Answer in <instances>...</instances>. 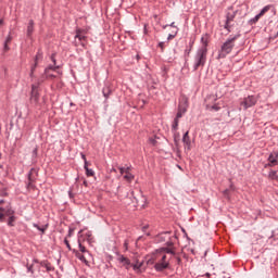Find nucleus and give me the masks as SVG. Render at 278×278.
<instances>
[{
    "label": "nucleus",
    "instance_id": "1",
    "mask_svg": "<svg viewBox=\"0 0 278 278\" xmlns=\"http://www.w3.org/2000/svg\"><path fill=\"white\" fill-rule=\"evenodd\" d=\"M175 255L174 248H162L148 254L144 262L148 266L154 265L156 271H163L169 267V260Z\"/></svg>",
    "mask_w": 278,
    "mask_h": 278
},
{
    "label": "nucleus",
    "instance_id": "2",
    "mask_svg": "<svg viewBox=\"0 0 278 278\" xmlns=\"http://www.w3.org/2000/svg\"><path fill=\"white\" fill-rule=\"evenodd\" d=\"M51 60L54 63V66L53 65H49L45 70V76L49 80H54V79L59 80L61 78L62 73L59 71L60 66L56 65L55 54H53L51 56Z\"/></svg>",
    "mask_w": 278,
    "mask_h": 278
},
{
    "label": "nucleus",
    "instance_id": "3",
    "mask_svg": "<svg viewBox=\"0 0 278 278\" xmlns=\"http://www.w3.org/2000/svg\"><path fill=\"white\" fill-rule=\"evenodd\" d=\"M205 62H207V50L199 49L194 55L193 71L204 67Z\"/></svg>",
    "mask_w": 278,
    "mask_h": 278
},
{
    "label": "nucleus",
    "instance_id": "4",
    "mask_svg": "<svg viewBox=\"0 0 278 278\" xmlns=\"http://www.w3.org/2000/svg\"><path fill=\"white\" fill-rule=\"evenodd\" d=\"M239 36H235L231 39H228L220 48L218 58H225L227 54H229L233 47H235V41L238 39Z\"/></svg>",
    "mask_w": 278,
    "mask_h": 278
},
{
    "label": "nucleus",
    "instance_id": "5",
    "mask_svg": "<svg viewBox=\"0 0 278 278\" xmlns=\"http://www.w3.org/2000/svg\"><path fill=\"white\" fill-rule=\"evenodd\" d=\"M36 173V168H30L28 175H27V181H26V188L27 190H36V176L34 175Z\"/></svg>",
    "mask_w": 278,
    "mask_h": 278
},
{
    "label": "nucleus",
    "instance_id": "6",
    "mask_svg": "<svg viewBox=\"0 0 278 278\" xmlns=\"http://www.w3.org/2000/svg\"><path fill=\"white\" fill-rule=\"evenodd\" d=\"M34 25H36L34 20H29L26 30V42H28V45H34Z\"/></svg>",
    "mask_w": 278,
    "mask_h": 278
},
{
    "label": "nucleus",
    "instance_id": "7",
    "mask_svg": "<svg viewBox=\"0 0 278 278\" xmlns=\"http://www.w3.org/2000/svg\"><path fill=\"white\" fill-rule=\"evenodd\" d=\"M256 103H257V98L250 96V97L243 99V101L240 103V105L243 106V110H248L249 108L256 105Z\"/></svg>",
    "mask_w": 278,
    "mask_h": 278
},
{
    "label": "nucleus",
    "instance_id": "8",
    "mask_svg": "<svg viewBox=\"0 0 278 278\" xmlns=\"http://www.w3.org/2000/svg\"><path fill=\"white\" fill-rule=\"evenodd\" d=\"M182 143H184V149L186 152H190L192 150V140L189 136V130H187L184 136H182Z\"/></svg>",
    "mask_w": 278,
    "mask_h": 278
},
{
    "label": "nucleus",
    "instance_id": "9",
    "mask_svg": "<svg viewBox=\"0 0 278 278\" xmlns=\"http://www.w3.org/2000/svg\"><path fill=\"white\" fill-rule=\"evenodd\" d=\"M270 9H271V5H266V7H264V8L262 9V11L251 20V22H252L253 24H256L264 15H266V13H267Z\"/></svg>",
    "mask_w": 278,
    "mask_h": 278
},
{
    "label": "nucleus",
    "instance_id": "10",
    "mask_svg": "<svg viewBox=\"0 0 278 278\" xmlns=\"http://www.w3.org/2000/svg\"><path fill=\"white\" fill-rule=\"evenodd\" d=\"M235 18H236V12H228L226 23H225V29L230 31L232 27L231 23L233 22Z\"/></svg>",
    "mask_w": 278,
    "mask_h": 278
},
{
    "label": "nucleus",
    "instance_id": "11",
    "mask_svg": "<svg viewBox=\"0 0 278 278\" xmlns=\"http://www.w3.org/2000/svg\"><path fill=\"white\" fill-rule=\"evenodd\" d=\"M118 262H119V264H122V266H124L126 269H129L130 267H132V263H131L130 258L126 257L125 255H119Z\"/></svg>",
    "mask_w": 278,
    "mask_h": 278
},
{
    "label": "nucleus",
    "instance_id": "12",
    "mask_svg": "<svg viewBox=\"0 0 278 278\" xmlns=\"http://www.w3.org/2000/svg\"><path fill=\"white\" fill-rule=\"evenodd\" d=\"M277 159H278V153H273V154H270L269 157H268V162H269L268 165H269V166H275V165H277V164H278Z\"/></svg>",
    "mask_w": 278,
    "mask_h": 278
},
{
    "label": "nucleus",
    "instance_id": "13",
    "mask_svg": "<svg viewBox=\"0 0 278 278\" xmlns=\"http://www.w3.org/2000/svg\"><path fill=\"white\" fill-rule=\"evenodd\" d=\"M2 212L4 216H12L14 215V210H12V205H7L5 207H2Z\"/></svg>",
    "mask_w": 278,
    "mask_h": 278
},
{
    "label": "nucleus",
    "instance_id": "14",
    "mask_svg": "<svg viewBox=\"0 0 278 278\" xmlns=\"http://www.w3.org/2000/svg\"><path fill=\"white\" fill-rule=\"evenodd\" d=\"M201 43H202V46L200 49L207 50V45L210 43V38L206 35L202 36Z\"/></svg>",
    "mask_w": 278,
    "mask_h": 278
},
{
    "label": "nucleus",
    "instance_id": "15",
    "mask_svg": "<svg viewBox=\"0 0 278 278\" xmlns=\"http://www.w3.org/2000/svg\"><path fill=\"white\" fill-rule=\"evenodd\" d=\"M131 267L134 270H139L140 268L144 267V261H136L135 263H131Z\"/></svg>",
    "mask_w": 278,
    "mask_h": 278
},
{
    "label": "nucleus",
    "instance_id": "16",
    "mask_svg": "<svg viewBox=\"0 0 278 278\" xmlns=\"http://www.w3.org/2000/svg\"><path fill=\"white\" fill-rule=\"evenodd\" d=\"M187 112V106H178V113L176 114V118H182L184 114Z\"/></svg>",
    "mask_w": 278,
    "mask_h": 278
},
{
    "label": "nucleus",
    "instance_id": "17",
    "mask_svg": "<svg viewBox=\"0 0 278 278\" xmlns=\"http://www.w3.org/2000/svg\"><path fill=\"white\" fill-rule=\"evenodd\" d=\"M102 93L106 99L110 97V94L112 93L110 85L106 84L105 87H103Z\"/></svg>",
    "mask_w": 278,
    "mask_h": 278
},
{
    "label": "nucleus",
    "instance_id": "18",
    "mask_svg": "<svg viewBox=\"0 0 278 278\" xmlns=\"http://www.w3.org/2000/svg\"><path fill=\"white\" fill-rule=\"evenodd\" d=\"M85 169H86V175L87 177H94V170L90 169L88 167V162L86 161L85 162V165H84Z\"/></svg>",
    "mask_w": 278,
    "mask_h": 278
},
{
    "label": "nucleus",
    "instance_id": "19",
    "mask_svg": "<svg viewBox=\"0 0 278 278\" xmlns=\"http://www.w3.org/2000/svg\"><path fill=\"white\" fill-rule=\"evenodd\" d=\"M36 85L33 84L31 85V92H30V101L31 103H36Z\"/></svg>",
    "mask_w": 278,
    "mask_h": 278
},
{
    "label": "nucleus",
    "instance_id": "20",
    "mask_svg": "<svg viewBox=\"0 0 278 278\" xmlns=\"http://www.w3.org/2000/svg\"><path fill=\"white\" fill-rule=\"evenodd\" d=\"M124 180L130 184L135 180V176L131 173L124 174Z\"/></svg>",
    "mask_w": 278,
    "mask_h": 278
},
{
    "label": "nucleus",
    "instance_id": "21",
    "mask_svg": "<svg viewBox=\"0 0 278 278\" xmlns=\"http://www.w3.org/2000/svg\"><path fill=\"white\" fill-rule=\"evenodd\" d=\"M15 220H16V216H14V215H9V219H8V225H9V227H14Z\"/></svg>",
    "mask_w": 278,
    "mask_h": 278
},
{
    "label": "nucleus",
    "instance_id": "22",
    "mask_svg": "<svg viewBox=\"0 0 278 278\" xmlns=\"http://www.w3.org/2000/svg\"><path fill=\"white\" fill-rule=\"evenodd\" d=\"M47 228H48V223L46 225H42V226L37 225V229H38L40 236H42V233H45Z\"/></svg>",
    "mask_w": 278,
    "mask_h": 278
},
{
    "label": "nucleus",
    "instance_id": "23",
    "mask_svg": "<svg viewBox=\"0 0 278 278\" xmlns=\"http://www.w3.org/2000/svg\"><path fill=\"white\" fill-rule=\"evenodd\" d=\"M0 223H5V215L3 213V207H0Z\"/></svg>",
    "mask_w": 278,
    "mask_h": 278
},
{
    "label": "nucleus",
    "instance_id": "24",
    "mask_svg": "<svg viewBox=\"0 0 278 278\" xmlns=\"http://www.w3.org/2000/svg\"><path fill=\"white\" fill-rule=\"evenodd\" d=\"M269 179H271V180H277V179H278V177H277V172L271 170V172L269 173Z\"/></svg>",
    "mask_w": 278,
    "mask_h": 278
},
{
    "label": "nucleus",
    "instance_id": "25",
    "mask_svg": "<svg viewBox=\"0 0 278 278\" xmlns=\"http://www.w3.org/2000/svg\"><path fill=\"white\" fill-rule=\"evenodd\" d=\"M78 247H79V251H80L81 253H86V252H87L86 247H85V245H83V243H81V241H80V240H78Z\"/></svg>",
    "mask_w": 278,
    "mask_h": 278
},
{
    "label": "nucleus",
    "instance_id": "26",
    "mask_svg": "<svg viewBox=\"0 0 278 278\" xmlns=\"http://www.w3.org/2000/svg\"><path fill=\"white\" fill-rule=\"evenodd\" d=\"M76 257L81 262H86V256L80 252H76Z\"/></svg>",
    "mask_w": 278,
    "mask_h": 278
},
{
    "label": "nucleus",
    "instance_id": "27",
    "mask_svg": "<svg viewBox=\"0 0 278 278\" xmlns=\"http://www.w3.org/2000/svg\"><path fill=\"white\" fill-rule=\"evenodd\" d=\"M206 109H207V110H211V111H212V110L218 111L220 108H219L217 104H214V105L207 104V105H206Z\"/></svg>",
    "mask_w": 278,
    "mask_h": 278
},
{
    "label": "nucleus",
    "instance_id": "28",
    "mask_svg": "<svg viewBox=\"0 0 278 278\" xmlns=\"http://www.w3.org/2000/svg\"><path fill=\"white\" fill-rule=\"evenodd\" d=\"M178 126H179V119H178V118H175L174 124H173V129H174V130H177V129H178Z\"/></svg>",
    "mask_w": 278,
    "mask_h": 278
},
{
    "label": "nucleus",
    "instance_id": "29",
    "mask_svg": "<svg viewBox=\"0 0 278 278\" xmlns=\"http://www.w3.org/2000/svg\"><path fill=\"white\" fill-rule=\"evenodd\" d=\"M0 197H8V192L5 191V189H1L0 188Z\"/></svg>",
    "mask_w": 278,
    "mask_h": 278
},
{
    "label": "nucleus",
    "instance_id": "30",
    "mask_svg": "<svg viewBox=\"0 0 278 278\" xmlns=\"http://www.w3.org/2000/svg\"><path fill=\"white\" fill-rule=\"evenodd\" d=\"M75 38H77L78 40H83L85 39V36H83L80 33H77Z\"/></svg>",
    "mask_w": 278,
    "mask_h": 278
},
{
    "label": "nucleus",
    "instance_id": "31",
    "mask_svg": "<svg viewBox=\"0 0 278 278\" xmlns=\"http://www.w3.org/2000/svg\"><path fill=\"white\" fill-rule=\"evenodd\" d=\"M36 68V63L33 64L31 70H30V77H34V71Z\"/></svg>",
    "mask_w": 278,
    "mask_h": 278
},
{
    "label": "nucleus",
    "instance_id": "32",
    "mask_svg": "<svg viewBox=\"0 0 278 278\" xmlns=\"http://www.w3.org/2000/svg\"><path fill=\"white\" fill-rule=\"evenodd\" d=\"M9 42H12V36H8L4 43L9 45Z\"/></svg>",
    "mask_w": 278,
    "mask_h": 278
},
{
    "label": "nucleus",
    "instance_id": "33",
    "mask_svg": "<svg viewBox=\"0 0 278 278\" xmlns=\"http://www.w3.org/2000/svg\"><path fill=\"white\" fill-rule=\"evenodd\" d=\"M119 175H125V167H119Z\"/></svg>",
    "mask_w": 278,
    "mask_h": 278
},
{
    "label": "nucleus",
    "instance_id": "34",
    "mask_svg": "<svg viewBox=\"0 0 278 278\" xmlns=\"http://www.w3.org/2000/svg\"><path fill=\"white\" fill-rule=\"evenodd\" d=\"M65 245L67 247L68 250H71V244H70V241L67 239H65Z\"/></svg>",
    "mask_w": 278,
    "mask_h": 278
},
{
    "label": "nucleus",
    "instance_id": "35",
    "mask_svg": "<svg viewBox=\"0 0 278 278\" xmlns=\"http://www.w3.org/2000/svg\"><path fill=\"white\" fill-rule=\"evenodd\" d=\"M45 266H46L47 270L51 269V265L49 263H45Z\"/></svg>",
    "mask_w": 278,
    "mask_h": 278
},
{
    "label": "nucleus",
    "instance_id": "36",
    "mask_svg": "<svg viewBox=\"0 0 278 278\" xmlns=\"http://www.w3.org/2000/svg\"><path fill=\"white\" fill-rule=\"evenodd\" d=\"M4 51H10V47L4 42Z\"/></svg>",
    "mask_w": 278,
    "mask_h": 278
},
{
    "label": "nucleus",
    "instance_id": "37",
    "mask_svg": "<svg viewBox=\"0 0 278 278\" xmlns=\"http://www.w3.org/2000/svg\"><path fill=\"white\" fill-rule=\"evenodd\" d=\"M124 248H125V251L128 250V242L127 241L124 242Z\"/></svg>",
    "mask_w": 278,
    "mask_h": 278
},
{
    "label": "nucleus",
    "instance_id": "38",
    "mask_svg": "<svg viewBox=\"0 0 278 278\" xmlns=\"http://www.w3.org/2000/svg\"><path fill=\"white\" fill-rule=\"evenodd\" d=\"M31 268H34V266H29V267H28V271H29V273H34V269H31Z\"/></svg>",
    "mask_w": 278,
    "mask_h": 278
},
{
    "label": "nucleus",
    "instance_id": "39",
    "mask_svg": "<svg viewBox=\"0 0 278 278\" xmlns=\"http://www.w3.org/2000/svg\"><path fill=\"white\" fill-rule=\"evenodd\" d=\"M130 173V167L125 168V174Z\"/></svg>",
    "mask_w": 278,
    "mask_h": 278
},
{
    "label": "nucleus",
    "instance_id": "40",
    "mask_svg": "<svg viewBox=\"0 0 278 278\" xmlns=\"http://www.w3.org/2000/svg\"><path fill=\"white\" fill-rule=\"evenodd\" d=\"M84 186L88 187V181L87 180H84Z\"/></svg>",
    "mask_w": 278,
    "mask_h": 278
},
{
    "label": "nucleus",
    "instance_id": "41",
    "mask_svg": "<svg viewBox=\"0 0 278 278\" xmlns=\"http://www.w3.org/2000/svg\"><path fill=\"white\" fill-rule=\"evenodd\" d=\"M81 157H83V160H84L85 162H88L87 159H86V155H81Z\"/></svg>",
    "mask_w": 278,
    "mask_h": 278
},
{
    "label": "nucleus",
    "instance_id": "42",
    "mask_svg": "<svg viewBox=\"0 0 278 278\" xmlns=\"http://www.w3.org/2000/svg\"><path fill=\"white\" fill-rule=\"evenodd\" d=\"M152 144H155V140L154 139H150Z\"/></svg>",
    "mask_w": 278,
    "mask_h": 278
},
{
    "label": "nucleus",
    "instance_id": "43",
    "mask_svg": "<svg viewBox=\"0 0 278 278\" xmlns=\"http://www.w3.org/2000/svg\"><path fill=\"white\" fill-rule=\"evenodd\" d=\"M87 236H88V238H91L92 235H91V232H88Z\"/></svg>",
    "mask_w": 278,
    "mask_h": 278
},
{
    "label": "nucleus",
    "instance_id": "44",
    "mask_svg": "<svg viewBox=\"0 0 278 278\" xmlns=\"http://www.w3.org/2000/svg\"><path fill=\"white\" fill-rule=\"evenodd\" d=\"M0 25H3V20L2 18H0Z\"/></svg>",
    "mask_w": 278,
    "mask_h": 278
},
{
    "label": "nucleus",
    "instance_id": "45",
    "mask_svg": "<svg viewBox=\"0 0 278 278\" xmlns=\"http://www.w3.org/2000/svg\"><path fill=\"white\" fill-rule=\"evenodd\" d=\"M3 203H5V201L4 200H0V204H3Z\"/></svg>",
    "mask_w": 278,
    "mask_h": 278
},
{
    "label": "nucleus",
    "instance_id": "46",
    "mask_svg": "<svg viewBox=\"0 0 278 278\" xmlns=\"http://www.w3.org/2000/svg\"><path fill=\"white\" fill-rule=\"evenodd\" d=\"M170 26H172V27H176V26H175V22H173V23L170 24Z\"/></svg>",
    "mask_w": 278,
    "mask_h": 278
},
{
    "label": "nucleus",
    "instance_id": "47",
    "mask_svg": "<svg viewBox=\"0 0 278 278\" xmlns=\"http://www.w3.org/2000/svg\"><path fill=\"white\" fill-rule=\"evenodd\" d=\"M0 160H1V153H0ZM0 168H3V165L0 164Z\"/></svg>",
    "mask_w": 278,
    "mask_h": 278
},
{
    "label": "nucleus",
    "instance_id": "48",
    "mask_svg": "<svg viewBox=\"0 0 278 278\" xmlns=\"http://www.w3.org/2000/svg\"><path fill=\"white\" fill-rule=\"evenodd\" d=\"M175 36L169 35L168 39H173Z\"/></svg>",
    "mask_w": 278,
    "mask_h": 278
},
{
    "label": "nucleus",
    "instance_id": "49",
    "mask_svg": "<svg viewBox=\"0 0 278 278\" xmlns=\"http://www.w3.org/2000/svg\"><path fill=\"white\" fill-rule=\"evenodd\" d=\"M34 155H36V149L33 150Z\"/></svg>",
    "mask_w": 278,
    "mask_h": 278
},
{
    "label": "nucleus",
    "instance_id": "50",
    "mask_svg": "<svg viewBox=\"0 0 278 278\" xmlns=\"http://www.w3.org/2000/svg\"><path fill=\"white\" fill-rule=\"evenodd\" d=\"M160 47L163 48V43H160Z\"/></svg>",
    "mask_w": 278,
    "mask_h": 278
},
{
    "label": "nucleus",
    "instance_id": "51",
    "mask_svg": "<svg viewBox=\"0 0 278 278\" xmlns=\"http://www.w3.org/2000/svg\"><path fill=\"white\" fill-rule=\"evenodd\" d=\"M112 172H115V173H116V169H115V168H113V169H112Z\"/></svg>",
    "mask_w": 278,
    "mask_h": 278
},
{
    "label": "nucleus",
    "instance_id": "52",
    "mask_svg": "<svg viewBox=\"0 0 278 278\" xmlns=\"http://www.w3.org/2000/svg\"><path fill=\"white\" fill-rule=\"evenodd\" d=\"M228 193V190H225V194H227Z\"/></svg>",
    "mask_w": 278,
    "mask_h": 278
}]
</instances>
